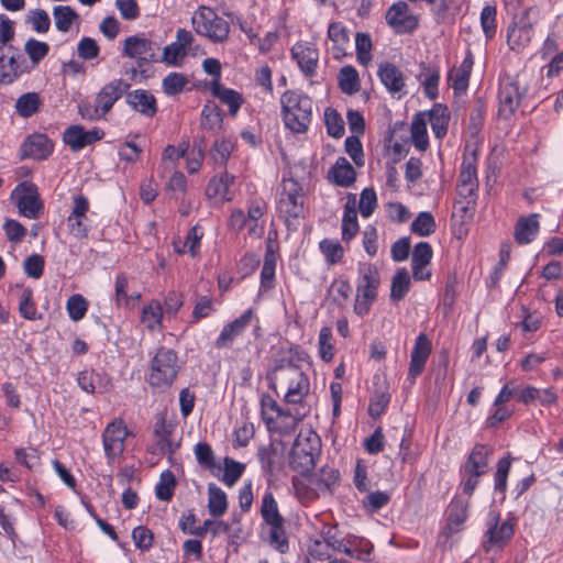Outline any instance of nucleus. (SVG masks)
Listing matches in <instances>:
<instances>
[{
	"label": "nucleus",
	"instance_id": "f257e3e1",
	"mask_svg": "<svg viewBox=\"0 0 563 563\" xmlns=\"http://www.w3.org/2000/svg\"><path fill=\"white\" fill-rule=\"evenodd\" d=\"M285 126L292 133H306L312 119V100L298 90H287L280 97Z\"/></svg>",
	"mask_w": 563,
	"mask_h": 563
},
{
	"label": "nucleus",
	"instance_id": "f03ea898",
	"mask_svg": "<svg viewBox=\"0 0 563 563\" xmlns=\"http://www.w3.org/2000/svg\"><path fill=\"white\" fill-rule=\"evenodd\" d=\"M261 516L267 526L265 538L267 543L280 553H286L289 544L285 530V518L280 515L277 501L269 492L265 493L262 498Z\"/></svg>",
	"mask_w": 563,
	"mask_h": 563
},
{
	"label": "nucleus",
	"instance_id": "7ed1b4c3",
	"mask_svg": "<svg viewBox=\"0 0 563 563\" xmlns=\"http://www.w3.org/2000/svg\"><path fill=\"white\" fill-rule=\"evenodd\" d=\"M320 449L321 441L316 432L311 430L301 431L290 451L289 464L291 468L302 475L310 472L316 464Z\"/></svg>",
	"mask_w": 563,
	"mask_h": 563
},
{
	"label": "nucleus",
	"instance_id": "20e7f679",
	"mask_svg": "<svg viewBox=\"0 0 563 563\" xmlns=\"http://www.w3.org/2000/svg\"><path fill=\"white\" fill-rule=\"evenodd\" d=\"M380 277L377 267L371 263H360L354 303L356 314L364 316L369 311L372 303L377 298Z\"/></svg>",
	"mask_w": 563,
	"mask_h": 563
},
{
	"label": "nucleus",
	"instance_id": "39448f33",
	"mask_svg": "<svg viewBox=\"0 0 563 563\" xmlns=\"http://www.w3.org/2000/svg\"><path fill=\"white\" fill-rule=\"evenodd\" d=\"M195 32L213 43H223L229 37L230 24L217 12L206 5H200L191 16Z\"/></svg>",
	"mask_w": 563,
	"mask_h": 563
},
{
	"label": "nucleus",
	"instance_id": "423d86ee",
	"mask_svg": "<svg viewBox=\"0 0 563 563\" xmlns=\"http://www.w3.org/2000/svg\"><path fill=\"white\" fill-rule=\"evenodd\" d=\"M178 356L175 351L159 347L151 362L148 383L153 387H169L179 372Z\"/></svg>",
	"mask_w": 563,
	"mask_h": 563
},
{
	"label": "nucleus",
	"instance_id": "0eeeda50",
	"mask_svg": "<svg viewBox=\"0 0 563 563\" xmlns=\"http://www.w3.org/2000/svg\"><path fill=\"white\" fill-rule=\"evenodd\" d=\"M277 211L287 225L303 216V190L297 180L288 178L282 181Z\"/></svg>",
	"mask_w": 563,
	"mask_h": 563
},
{
	"label": "nucleus",
	"instance_id": "6e6552de",
	"mask_svg": "<svg viewBox=\"0 0 563 563\" xmlns=\"http://www.w3.org/2000/svg\"><path fill=\"white\" fill-rule=\"evenodd\" d=\"M527 92V86L518 77H505L500 80L498 100L499 115L508 119L515 113Z\"/></svg>",
	"mask_w": 563,
	"mask_h": 563
},
{
	"label": "nucleus",
	"instance_id": "1a4fd4ad",
	"mask_svg": "<svg viewBox=\"0 0 563 563\" xmlns=\"http://www.w3.org/2000/svg\"><path fill=\"white\" fill-rule=\"evenodd\" d=\"M12 46H0V85L9 86L19 80L22 75L29 74V64L23 55L16 53L12 55L7 54V49H12Z\"/></svg>",
	"mask_w": 563,
	"mask_h": 563
},
{
	"label": "nucleus",
	"instance_id": "9d476101",
	"mask_svg": "<svg viewBox=\"0 0 563 563\" xmlns=\"http://www.w3.org/2000/svg\"><path fill=\"white\" fill-rule=\"evenodd\" d=\"M156 45L143 35H132L124 40L122 56L135 59L139 67L156 60Z\"/></svg>",
	"mask_w": 563,
	"mask_h": 563
},
{
	"label": "nucleus",
	"instance_id": "9b49d317",
	"mask_svg": "<svg viewBox=\"0 0 563 563\" xmlns=\"http://www.w3.org/2000/svg\"><path fill=\"white\" fill-rule=\"evenodd\" d=\"M385 20L397 34L412 33L419 25L418 18L410 12L405 1L393 3L386 11Z\"/></svg>",
	"mask_w": 563,
	"mask_h": 563
},
{
	"label": "nucleus",
	"instance_id": "f8f14e48",
	"mask_svg": "<svg viewBox=\"0 0 563 563\" xmlns=\"http://www.w3.org/2000/svg\"><path fill=\"white\" fill-rule=\"evenodd\" d=\"M498 521L499 514L490 511L487 518V531L483 544L486 552L493 548H504L514 536V525L510 521H504L500 525Z\"/></svg>",
	"mask_w": 563,
	"mask_h": 563
},
{
	"label": "nucleus",
	"instance_id": "ddd939ff",
	"mask_svg": "<svg viewBox=\"0 0 563 563\" xmlns=\"http://www.w3.org/2000/svg\"><path fill=\"white\" fill-rule=\"evenodd\" d=\"M128 429L121 420L110 422L102 434V442L108 463H113L124 451Z\"/></svg>",
	"mask_w": 563,
	"mask_h": 563
},
{
	"label": "nucleus",
	"instance_id": "4468645a",
	"mask_svg": "<svg viewBox=\"0 0 563 563\" xmlns=\"http://www.w3.org/2000/svg\"><path fill=\"white\" fill-rule=\"evenodd\" d=\"M19 211L30 219H36L42 209L37 188L31 183H21L12 192Z\"/></svg>",
	"mask_w": 563,
	"mask_h": 563
},
{
	"label": "nucleus",
	"instance_id": "2eb2a0df",
	"mask_svg": "<svg viewBox=\"0 0 563 563\" xmlns=\"http://www.w3.org/2000/svg\"><path fill=\"white\" fill-rule=\"evenodd\" d=\"M253 316L254 311L252 308H250L245 310L239 318L227 323L217 338L214 346L218 350L230 349L234 341L241 336L245 329L250 325Z\"/></svg>",
	"mask_w": 563,
	"mask_h": 563
},
{
	"label": "nucleus",
	"instance_id": "dca6fc26",
	"mask_svg": "<svg viewBox=\"0 0 563 563\" xmlns=\"http://www.w3.org/2000/svg\"><path fill=\"white\" fill-rule=\"evenodd\" d=\"M539 11L536 8H528L519 16H515L514 26L508 29V42L521 44L529 42L532 35V26L538 19Z\"/></svg>",
	"mask_w": 563,
	"mask_h": 563
},
{
	"label": "nucleus",
	"instance_id": "f3484780",
	"mask_svg": "<svg viewBox=\"0 0 563 563\" xmlns=\"http://www.w3.org/2000/svg\"><path fill=\"white\" fill-rule=\"evenodd\" d=\"M196 517L192 512L183 515L179 520V527L183 532L203 538L207 532H211L213 537L220 533H227L230 527L224 521L206 520L202 526L196 527Z\"/></svg>",
	"mask_w": 563,
	"mask_h": 563
},
{
	"label": "nucleus",
	"instance_id": "a211bd4d",
	"mask_svg": "<svg viewBox=\"0 0 563 563\" xmlns=\"http://www.w3.org/2000/svg\"><path fill=\"white\" fill-rule=\"evenodd\" d=\"M291 56L305 76L314 75L319 62L318 49L308 42H298L291 47Z\"/></svg>",
	"mask_w": 563,
	"mask_h": 563
},
{
	"label": "nucleus",
	"instance_id": "6ab92c4d",
	"mask_svg": "<svg viewBox=\"0 0 563 563\" xmlns=\"http://www.w3.org/2000/svg\"><path fill=\"white\" fill-rule=\"evenodd\" d=\"M130 85L122 79H114L102 87L95 102L104 117L113 104L128 91Z\"/></svg>",
	"mask_w": 563,
	"mask_h": 563
},
{
	"label": "nucleus",
	"instance_id": "aec40b11",
	"mask_svg": "<svg viewBox=\"0 0 563 563\" xmlns=\"http://www.w3.org/2000/svg\"><path fill=\"white\" fill-rule=\"evenodd\" d=\"M302 374L305 373L297 365L292 364V362L289 361L285 363L284 361H280L269 373H267L266 379L268 380V386L276 390L278 386L286 388Z\"/></svg>",
	"mask_w": 563,
	"mask_h": 563
},
{
	"label": "nucleus",
	"instance_id": "412c9836",
	"mask_svg": "<svg viewBox=\"0 0 563 563\" xmlns=\"http://www.w3.org/2000/svg\"><path fill=\"white\" fill-rule=\"evenodd\" d=\"M431 353V342L424 333H420L410 354L408 376L415 380L424 369Z\"/></svg>",
	"mask_w": 563,
	"mask_h": 563
},
{
	"label": "nucleus",
	"instance_id": "4be33fe9",
	"mask_svg": "<svg viewBox=\"0 0 563 563\" xmlns=\"http://www.w3.org/2000/svg\"><path fill=\"white\" fill-rule=\"evenodd\" d=\"M432 247L428 242H419L412 252L411 267L416 280H427L431 276L428 265L432 258Z\"/></svg>",
	"mask_w": 563,
	"mask_h": 563
},
{
	"label": "nucleus",
	"instance_id": "5701e85b",
	"mask_svg": "<svg viewBox=\"0 0 563 563\" xmlns=\"http://www.w3.org/2000/svg\"><path fill=\"white\" fill-rule=\"evenodd\" d=\"M77 382L79 387L88 394H103L109 391L112 386L111 378L107 374L93 369L80 372Z\"/></svg>",
	"mask_w": 563,
	"mask_h": 563
},
{
	"label": "nucleus",
	"instance_id": "b1692460",
	"mask_svg": "<svg viewBox=\"0 0 563 563\" xmlns=\"http://www.w3.org/2000/svg\"><path fill=\"white\" fill-rule=\"evenodd\" d=\"M328 179L335 186L347 188L356 180V172L345 157H339L328 172Z\"/></svg>",
	"mask_w": 563,
	"mask_h": 563
},
{
	"label": "nucleus",
	"instance_id": "393cba45",
	"mask_svg": "<svg viewBox=\"0 0 563 563\" xmlns=\"http://www.w3.org/2000/svg\"><path fill=\"white\" fill-rule=\"evenodd\" d=\"M377 75L382 84L390 93L395 95L404 92V88L406 86L405 77L397 66L388 62L380 64Z\"/></svg>",
	"mask_w": 563,
	"mask_h": 563
},
{
	"label": "nucleus",
	"instance_id": "a878e982",
	"mask_svg": "<svg viewBox=\"0 0 563 563\" xmlns=\"http://www.w3.org/2000/svg\"><path fill=\"white\" fill-rule=\"evenodd\" d=\"M126 103L131 106L135 111L144 114L147 118H152L157 112L156 99L147 90L136 89L128 92L125 97Z\"/></svg>",
	"mask_w": 563,
	"mask_h": 563
},
{
	"label": "nucleus",
	"instance_id": "bb28decb",
	"mask_svg": "<svg viewBox=\"0 0 563 563\" xmlns=\"http://www.w3.org/2000/svg\"><path fill=\"white\" fill-rule=\"evenodd\" d=\"M492 453L493 450L486 445L476 444L464 464V472L466 474L484 475L487 472L488 457Z\"/></svg>",
	"mask_w": 563,
	"mask_h": 563
},
{
	"label": "nucleus",
	"instance_id": "cd10ccee",
	"mask_svg": "<svg viewBox=\"0 0 563 563\" xmlns=\"http://www.w3.org/2000/svg\"><path fill=\"white\" fill-rule=\"evenodd\" d=\"M540 229L539 214L531 213L518 219L515 227V240L518 244H529L537 236Z\"/></svg>",
	"mask_w": 563,
	"mask_h": 563
},
{
	"label": "nucleus",
	"instance_id": "c85d7f7f",
	"mask_svg": "<svg viewBox=\"0 0 563 563\" xmlns=\"http://www.w3.org/2000/svg\"><path fill=\"white\" fill-rule=\"evenodd\" d=\"M427 121L430 122L434 136L443 139L448 133L450 114L448 108L441 103H435L429 112H424Z\"/></svg>",
	"mask_w": 563,
	"mask_h": 563
},
{
	"label": "nucleus",
	"instance_id": "c756f323",
	"mask_svg": "<svg viewBox=\"0 0 563 563\" xmlns=\"http://www.w3.org/2000/svg\"><path fill=\"white\" fill-rule=\"evenodd\" d=\"M211 92L217 97L223 104L229 107L231 115H235L244 102L242 95L233 89L223 87L219 80H214L211 84Z\"/></svg>",
	"mask_w": 563,
	"mask_h": 563
},
{
	"label": "nucleus",
	"instance_id": "7c9ffc66",
	"mask_svg": "<svg viewBox=\"0 0 563 563\" xmlns=\"http://www.w3.org/2000/svg\"><path fill=\"white\" fill-rule=\"evenodd\" d=\"M357 211L355 207V196L350 195L344 206L342 219V240L349 242L358 232Z\"/></svg>",
	"mask_w": 563,
	"mask_h": 563
},
{
	"label": "nucleus",
	"instance_id": "2f4dec72",
	"mask_svg": "<svg viewBox=\"0 0 563 563\" xmlns=\"http://www.w3.org/2000/svg\"><path fill=\"white\" fill-rule=\"evenodd\" d=\"M23 152L32 158L44 159L52 153V143L46 135L35 134L23 144Z\"/></svg>",
	"mask_w": 563,
	"mask_h": 563
},
{
	"label": "nucleus",
	"instance_id": "473e14b6",
	"mask_svg": "<svg viewBox=\"0 0 563 563\" xmlns=\"http://www.w3.org/2000/svg\"><path fill=\"white\" fill-rule=\"evenodd\" d=\"M233 183L234 176L223 173L220 177H214L209 181L206 194L209 198H221L222 200L230 201L232 200L230 188Z\"/></svg>",
	"mask_w": 563,
	"mask_h": 563
},
{
	"label": "nucleus",
	"instance_id": "72a5a7b5",
	"mask_svg": "<svg viewBox=\"0 0 563 563\" xmlns=\"http://www.w3.org/2000/svg\"><path fill=\"white\" fill-rule=\"evenodd\" d=\"M340 479V473L334 467L323 466L311 478V485L320 494L332 493Z\"/></svg>",
	"mask_w": 563,
	"mask_h": 563
},
{
	"label": "nucleus",
	"instance_id": "f704fd0d",
	"mask_svg": "<svg viewBox=\"0 0 563 563\" xmlns=\"http://www.w3.org/2000/svg\"><path fill=\"white\" fill-rule=\"evenodd\" d=\"M141 323L150 332L161 331L163 329V307L159 301L153 300L143 307Z\"/></svg>",
	"mask_w": 563,
	"mask_h": 563
},
{
	"label": "nucleus",
	"instance_id": "c9c22d12",
	"mask_svg": "<svg viewBox=\"0 0 563 563\" xmlns=\"http://www.w3.org/2000/svg\"><path fill=\"white\" fill-rule=\"evenodd\" d=\"M328 37L332 41V52L336 59L345 56V47L349 43L346 27L341 22H333L329 25Z\"/></svg>",
	"mask_w": 563,
	"mask_h": 563
},
{
	"label": "nucleus",
	"instance_id": "e433bc0d",
	"mask_svg": "<svg viewBox=\"0 0 563 563\" xmlns=\"http://www.w3.org/2000/svg\"><path fill=\"white\" fill-rule=\"evenodd\" d=\"M23 51L29 57V73H31L48 55L49 45L45 42L30 37L24 43Z\"/></svg>",
	"mask_w": 563,
	"mask_h": 563
},
{
	"label": "nucleus",
	"instance_id": "4c0bfd02",
	"mask_svg": "<svg viewBox=\"0 0 563 563\" xmlns=\"http://www.w3.org/2000/svg\"><path fill=\"white\" fill-rule=\"evenodd\" d=\"M172 432V424H168L163 417L156 420L153 433L154 437L156 438L157 446L162 452H168L172 454L178 448V444H174L170 441Z\"/></svg>",
	"mask_w": 563,
	"mask_h": 563
},
{
	"label": "nucleus",
	"instance_id": "58836bf2",
	"mask_svg": "<svg viewBox=\"0 0 563 563\" xmlns=\"http://www.w3.org/2000/svg\"><path fill=\"white\" fill-rule=\"evenodd\" d=\"M223 123V113L214 102L205 104L201 111L200 125L203 130L217 133L221 130Z\"/></svg>",
	"mask_w": 563,
	"mask_h": 563
},
{
	"label": "nucleus",
	"instance_id": "ea45409f",
	"mask_svg": "<svg viewBox=\"0 0 563 563\" xmlns=\"http://www.w3.org/2000/svg\"><path fill=\"white\" fill-rule=\"evenodd\" d=\"M42 99L37 92H25L21 95L14 104L15 112L22 118H30L38 112Z\"/></svg>",
	"mask_w": 563,
	"mask_h": 563
},
{
	"label": "nucleus",
	"instance_id": "a19ab883",
	"mask_svg": "<svg viewBox=\"0 0 563 563\" xmlns=\"http://www.w3.org/2000/svg\"><path fill=\"white\" fill-rule=\"evenodd\" d=\"M472 65V58L466 57L457 69L450 71L448 79L455 92H464L467 89Z\"/></svg>",
	"mask_w": 563,
	"mask_h": 563
},
{
	"label": "nucleus",
	"instance_id": "79ce46f5",
	"mask_svg": "<svg viewBox=\"0 0 563 563\" xmlns=\"http://www.w3.org/2000/svg\"><path fill=\"white\" fill-rule=\"evenodd\" d=\"M208 509L210 515L214 517L222 516L228 508V500L225 493L216 484L208 486Z\"/></svg>",
	"mask_w": 563,
	"mask_h": 563
},
{
	"label": "nucleus",
	"instance_id": "37998d69",
	"mask_svg": "<svg viewBox=\"0 0 563 563\" xmlns=\"http://www.w3.org/2000/svg\"><path fill=\"white\" fill-rule=\"evenodd\" d=\"M411 137L412 143L419 151H426L429 146L427 133V119L424 113L415 115L411 123Z\"/></svg>",
	"mask_w": 563,
	"mask_h": 563
},
{
	"label": "nucleus",
	"instance_id": "c03bdc74",
	"mask_svg": "<svg viewBox=\"0 0 563 563\" xmlns=\"http://www.w3.org/2000/svg\"><path fill=\"white\" fill-rule=\"evenodd\" d=\"M265 213V205L263 202L254 201L247 208L249 234L253 238H261L264 232V225L260 220Z\"/></svg>",
	"mask_w": 563,
	"mask_h": 563
},
{
	"label": "nucleus",
	"instance_id": "a18cd8bd",
	"mask_svg": "<svg viewBox=\"0 0 563 563\" xmlns=\"http://www.w3.org/2000/svg\"><path fill=\"white\" fill-rule=\"evenodd\" d=\"M89 136L81 125H70L64 132L63 140L71 151L77 152L89 145Z\"/></svg>",
	"mask_w": 563,
	"mask_h": 563
},
{
	"label": "nucleus",
	"instance_id": "49530a36",
	"mask_svg": "<svg viewBox=\"0 0 563 563\" xmlns=\"http://www.w3.org/2000/svg\"><path fill=\"white\" fill-rule=\"evenodd\" d=\"M287 391L285 395V401L288 404H300L302 399L308 395L310 384L308 377L302 374L294 383H290L286 387Z\"/></svg>",
	"mask_w": 563,
	"mask_h": 563
},
{
	"label": "nucleus",
	"instance_id": "de8ad7c7",
	"mask_svg": "<svg viewBox=\"0 0 563 563\" xmlns=\"http://www.w3.org/2000/svg\"><path fill=\"white\" fill-rule=\"evenodd\" d=\"M339 86L342 92L354 95L360 90V77L353 66H344L339 73Z\"/></svg>",
	"mask_w": 563,
	"mask_h": 563
},
{
	"label": "nucleus",
	"instance_id": "09e8293b",
	"mask_svg": "<svg viewBox=\"0 0 563 563\" xmlns=\"http://www.w3.org/2000/svg\"><path fill=\"white\" fill-rule=\"evenodd\" d=\"M55 26L60 32H68L74 21L79 20L78 13L69 5H57L53 9Z\"/></svg>",
	"mask_w": 563,
	"mask_h": 563
},
{
	"label": "nucleus",
	"instance_id": "8fccbe9b",
	"mask_svg": "<svg viewBox=\"0 0 563 563\" xmlns=\"http://www.w3.org/2000/svg\"><path fill=\"white\" fill-rule=\"evenodd\" d=\"M410 287V276L406 268L398 269L393 277L390 288V299L393 301L402 300Z\"/></svg>",
	"mask_w": 563,
	"mask_h": 563
},
{
	"label": "nucleus",
	"instance_id": "3c124183",
	"mask_svg": "<svg viewBox=\"0 0 563 563\" xmlns=\"http://www.w3.org/2000/svg\"><path fill=\"white\" fill-rule=\"evenodd\" d=\"M372 37L368 33H357L355 36L356 59L358 64L367 66L372 62Z\"/></svg>",
	"mask_w": 563,
	"mask_h": 563
},
{
	"label": "nucleus",
	"instance_id": "603ef678",
	"mask_svg": "<svg viewBox=\"0 0 563 563\" xmlns=\"http://www.w3.org/2000/svg\"><path fill=\"white\" fill-rule=\"evenodd\" d=\"M203 236V232L200 227H192L186 236V240L183 242L181 246L175 244V250L177 253L189 252L192 257H196L199 253L200 240Z\"/></svg>",
	"mask_w": 563,
	"mask_h": 563
},
{
	"label": "nucleus",
	"instance_id": "864d4df0",
	"mask_svg": "<svg viewBox=\"0 0 563 563\" xmlns=\"http://www.w3.org/2000/svg\"><path fill=\"white\" fill-rule=\"evenodd\" d=\"M459 184H478L476 174V153L465 154L459 177Z\"/></svg>",
	"mask_w": 563,
	"mask_h": 563
},
{
	"label": "nucleus",
	"instance_id": "5fc2aeb1",
	"mask_svg": "<svg viewBox=\"0 0 563 563\" xmlns=\"http://www.w3.org/2000/svg\"><path fill=\"white\" fill-rule=\"evenodd\" d=\"M276 268V254L271 246L267 247L264 264L261 272V283L264 288H272L274 284Z\"/></svg>",
	"mask_w": 563,
	"mask_h": 563
},
{
	"label": "nucleus",
	"instance_id": "6e6d98bb",
	"mask_svg": "<svg viewBox=\"0 0 563 563\" xmlns=\"http://www.w3.org/2000/svg\"><path fill=\"white\" fill-rule=\"evenodd\" d=\"M435 221L430 212H420L411 223V231L420 236H428L435 231Z\"/></svg>",
	"mask_w": 563,
	"mask_h": 563
},
{
	"label": "nucleus",
	"instance_id": "4d7b16f0",
	"mask_svg": "<svg viewBox=\"0 0 563 563\" xmlns=\"http://www.w3.org/2000/svg\"><path fill=\"white\" fill-rule=\"evenodd\" d=\"M234 148L233 142L228 139H218L214 141L210 151V156L216 164L224 165Z\"/></svg>",
	"mask_w": 563,
	"mask_h": 563
},
{
	"label": "nucleus",
	"instance_id": "13d9d810",
	"mask_svg": "<svg viewBox=\"0 0 563 563\" xmlns=\"http://www.w3.org/2000/svg\"><path fill=\"white\" fill-rule=\"evenodd\" d=\"M324 121L328 134L332 137L340 139L344 134V122L340 113L332 109L327 108L324 111Z\"/></svg>",
	"mask_w": 563,
	"mask_h": 563
},
{
	"label": "nucleus",
	"instance_id": "bf43d9fd",
	"mask_svg": "<svg viewBox=\"0 0 563 563\" xmlns=\"http://www.w3.org/2000/svg\"><path fill=\"white\" fill-rule=\"evenodd\" d=\"M188 52L183 48L178 42L166 45L163 49L162 62L168 66H180Z\"/></svg>",
	"mask_w": 563,
	"mask_h": 563
},
{
	"label": "nucleus",
	"instance_id": "052dcab7",
	"mask_svg": "<svg viewBox=\"0 0 563 563\" xmlns=\"http://www.w3.org/2000/svg\"><path fill=\"white\" fill-rule=\"evenodd\" d=\"M467 511L466 506L462 503H456L450 507L446 529L450 533L456 532L461 529L466 520Z\"/></svg>",
	"mask_w": 563,
	"mask_h": 563
},
{
	"label": "nucleus",
	"instance_id": "680f3d73",
	"mask_svg": "<svg viewBox=\"0 0 563 563\" xmlns=\"http://www.w3.org/2000/svg\"><path fill=\"white\" fill-rule=\"evenodd\" d=\"M66 309L73 321L81 320L88 310V302L84 296L77 294L68 298Z\"/></svg>",
	"mask_w": 563,
	"mask_h": 563
},
{
	"label": "nucleus",
	"instance_id": "e2e57ef3",
	"mask_svg": "<svg viewBox=\"0 0 563 563\" xmlns=\"http://www.w3.org/2000/svg\"><path fill=\"white\" fill-rule=\"evenodd\" d=\"M319 246L329 264L334 265L342 260L344 250L339 242L324 239L320 242Z\"/></svg>",
	"mask_w": 563,
	"mask_h": 563
},
{
	"label": "nucleus",
	"instance_id": "0e129e2a",
	"mask_svg": "<svg viewBox=\"0 0 563 563\" xmlns=\"http://www.w3.org/2000/svg\"><path fill=\"white\" fill-rule=\"evenodd\" d=\"M390 401V395L386 390H375L371 397L368 406V415L372 418L380 417Z\"/></svg>",
	"mask_w": 563,
	"mask_h": 563
},
{
	"label": "nucleus",
	"instance_id": "69168bd1",
	"mask_svg": "<svg viewBox=\"0 0 563 563\" xmlns=\"http://www.w3.org/2000/svg\"><path fill=\"white\" fill-rule=\"evenodd\" d=\"M245 465L234 461L231 457L224 459V474L222 482L228 486H233L242 476Z\"/></svg>",
	"mask_w": 563,
	"mask_h": 563
},
{
	"label": "nucleus",
	"instance_id": "338daca9",
	"mask_svg": "<svg viewBox=\"0 0 563 563\" xmlns=\"http://www.w3.org/2000/svg\"><path fill=\"white\" fill-rule=\"evenodd\" d=\"M496 15L497 10L495 5L486 4L481 13V25L487 38H492L496 33Z\"/></svg>",
	"mask_w": 563,
	"mask_h": 563
},
{
	"label": "nucleus",
	"instance_id": "774afa93",
	"mask_svg": "<svg viewBox=\"0 0 563 563\" xmlns=\"http://www.w3.org/2000/svg\"><path fill=\"white\" fill-rule=\"evenodd\" d=\"M175 487V476L170 471H166L161 475V479L156 485L155 493L158 499L167 501L173 497Z\"/></svg>",
	"mask_w": 563,
	"mask_h": 563
}]
</instances>
